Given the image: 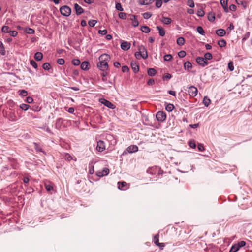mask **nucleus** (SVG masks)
I'll return each mask as SVG.
<instances>
[{"mask_svg": "<svg viewBox=\"0 0 252 252\" xmlns=\"http://www.w3.org/2000/svg\"><path fill=\"white\" fill-rule=\"evenodd\" d=\"M99 62L97 64V67L102 71L107 70L108 68V63L110 59V57L107 54L101 55L99 57Z\"/></svg>", "mask_w": 252, "mask_h": 252, "instance_id": "f257e3e1", "label": "nucleus"}, {"mask_svg": "<svg viewBox=\"0 0 252 252\" xmlns=\"http://www.w3.org/2000/svg\"><path fill=\"white\" fill-rule=\"evenodd\" d=\"M135 55L137 59H139L140 56L144 59H146L148 57L147 49L144 46L140 45L138 48V52H136Z\"/></svg>", "mask_w": 252, "mask_h": 252, "instance_id": "f03ea898", "label": "nucleus"}, {"mask_svg": "<svg viewBox=\"0 0 252 252\" xmlns=\"http://www.w3.org/2000/svg\"><path fill=\"white\" fill-rule=\"evenodd\" d=\"M4 116L9 119V121L14 122L17 120V117L15 112L10 109L6 111L5 113L4 114Z\"/></svg>", "mask_w": 252, "mask_h": 252, "instance_id": "7ed1b4c3", "label": "nucleus"}, {"mask_svg": "<svg viewBox=\"0 0 252 252\" xmlns=\"http://www.w3.org/2000/svg\"><path fill=\"white\" fill-rule=\"evenodd\" d=\"M61 14L64 16H69L71 12V8L68 6H63L60 9Z\"/></svg>", "mask_w": 252, "mask_h": 252, "instance_id": "20e7f679", "label": "nucleus"}, {"mask_svg": "<svg viewBox=\"0 0 252 252\" xmlns=\"http://www.w3.org/2000/svg\"><path fill=\"white\" fill-rule=\"evenodd\" d=\"M138 150V147L136 145H130L128 146L126 149L124 151L122 155L126 154L127 152H128L129 153H135Z\"/></svg>", "mask_w": 252, "mask_h": 252, "instance_id": "39448f33", "label": "nucleus"}, {"mask_svg": "<svg viewBox=\"0 0 252 252\" xmlns=\"http://www.w3.org/2000/svg\"><path fill=\"white\" fill-rule=\"evenodd\" d=\"M189 94L191 97H194L196 96L198 90L197 88L193 86L189 87L188 89Z\"/></svg>", "mask_w": 252, "mask_h": 252, "instance_id": "423d86ee", "label": "nucleus"}, {"mask_svg": "<svg viewBox=\"0 0 252 252\" xmlns=\"http://www.w3.org/2000/svg\"><path fill=\"white\" fill-rule=\"evenodd\" d=\"M196 61L202 67H205L208 64V62L203 57H198L196 58Z\"/></svg>", "mask_w": 252, "mask_h": 252, "instance_id": "0eeeda50", "label": "nucleus"}, {"mask_svg": "<svg viewBox=\"0 0 252 252\" xmlns=\"http://www.w3.org/2000/svg\"><path fill=\"white\" fill-rule=\"evenodd\" d=\"M105 149V145L104 141L99 140L97 142L96 150L99 152H101Z\"/></svg>", "mask_w": 252, "mask_h": 252, "instance_id": "6e6552de", "label": "nucleus"}, {"mask_svg": "<svg viewBox=\"0 0 252 252\" xmlns=\"http://www.w3.org/2000/svg\"><path fill=\"white\" fill-rule=\"evenodd\" d=\"M100 102L108 108H111L112 109L115 108V106L113 104L105 99H101L100 100Z\"/></svg>", "mask_w": 252, "mask_h": 252, "instance_id": "1a4fd4ad", "label": "nucleus"}, {"mask_svg": "<svg viewBox=\"0 0 252 252\" xmlns=\"http://www.w3.org/2000/svg\"><path fill=\"white\" fill-rule=\"evenodd\" d=\"M156 118L158 121L162 122L166 119V114L163 111H158L157 113Z\"/></svg>", "mask_w": 252, "mask_h": 252, "instance_id": "9d476101", "label": "nucleus"}, {"mask_svg": "<svg viewBox=\"0 0 252 252\" xmlns=\"http://www.w3.org/2000/svg\"><path fill=\"white\" fill-rule=\"evenodd\" d=\"M109 173V169L108 168H104L102 170L97 171L96 173L97 176L99 177H103L107 175Z\"/></svg>", "mask_w": 252, "mask_h": 252, "instance_id": "9b49d317", "label": "nucleus"}, {"mask_svg": "<svg viewBox=\"0 0 252 252\" xmlns=\"http://www.w3.org/2000/svg\"><path fill=\"white\" fill-rule=\"evenodd\" d=\"M118 187L121 190H126L128 188L127 184L125 182H119L118 183Z\"/></svg>", "mask_w": 252, "mask_h": 252, "instance_id": "f8f14e48", "label": "nucleus"}, {"mask_svg": "<svg viewBox=\"0 0 252 252\" xmlns=\"http://www.w3.org/2000/svg\"><path fill=\"white\" fill-rule=\"evenodd\" d=\"M159 235L158 234H156L154 237V239H153V241L154 242V243L157 245V246H158L160 247H164L165 246V245L164 243H159Z\"/></svg>", "mask_w": 252, "mask_h": 252, "instance_id": "ddd939ff", "label": "nucleus"}, {"mask_svg": "<svg viewBox=\"0 0 252 252\" xmlns=\"http://www.w3.org/2000/svg\"><path fill=\"white\" fill-rule=\"evenodd\" d=\"M130 20L132 21V25L133 27H137L139 25L138 21L136 18V16L133 15H130Z\"/></svg>", "mask_w": 252, "mask_h": 252, "instance_id": "4468645a", "label": "nucleus"}, {"mask_svg": "<svg viewBox=\"0 0 252 252\" xmlns=\"http://www.w3.org/2000/svg\"><path fill=\"white\" fill-rule=\"evenodd\" d=\"M130 43L126 41H123L121 44V48L125 50H128L130 47Z\"/></svg>", "mask_w": 252, "mask_h": 252, "instance_id": "2eb2a0df", "label": "nucleus"}, {"mask_svg": "<svg viewBox=\"0 0 252 252\" xmlns=\"http://www.w3.org/2000/svg\"><path fill=\"white\" fill-rule=\"evenodd\" d=\"M220 2L224 11L226 13L228 12L229 9L227 6L228 0H220Z\"/></svg>", "mask_w": 252, "mask_h": 252, "instance_id": "dca6fc26", "label": "nucleus"}, {"mask_svg": "<svg viewBox=\"0 0 252 252\" xmlns=\"http://www.w3.org/2000/svg\"><path fill=\"white\" fill-rule=\"evenodd\" d=\"M74 9L75 10L76 14L77 15H80L84 12L83 9L77 3L74 4Z\"/></svg>", "mask_w": 252, "mask_h": 252, "instance_id": "f3484780", "label": "nucleus"}, {"mask_svg": "<svg viewBox=\"0 0 252 252\" xmlns=\"http://www.w3.org/2000/svg\"><path fill=\"white\" fill-rule=\"evenodd\" d=\"M154 1H156V0H139V3L142 5H147L151 4Z\"/></svg>", "mask_w": 252, "mask_h": 252, "instance_id": "a211bd4d", "label": "nucleus"}, {"mask_svg": "<svg viewBox=\"0 0 252 252\" xmlns=\"http://www.w3.org/2000/svg\"><path fill=\"white\" fill-rule=\"evenodd\" d=\"M184 67L185 70L189 71L192 67L191 63L189 61H187L184 63Z\"/></svg>", "mask_w": 252, "mask_h": 252, "instance_id": "6ab92c4d", "label": "nucleus"}, {"mask_svg": "<svg viewBox=\"0 0 252 252\" xmlns=\"http://www.w3.org/2000/svg\"><path fill=\"white\" fill-rule=\"evenodd\" d=\"M170 0H156V7L159 8L161 7L162 4V1L165 3L168 2Z\"/></svg>", "mask_w": 252, "mask_h": 252, "instance_id": "aec40b11", "label": "nucleus"}, {"mask_svg": "<svg viewBox=\"0 0 252 252\" xmlns=\"http://www.w3.org/2000/svg\"><path fill=\"white\" fill-rule=\"evenodd\" d=\"M64 158L65 160L68 161H70L71 160L76 161V158L75 157L73 158L70 154L65 153L64 155Z\"/></svg>", "mask_w": 252, "mask_h": 252, "instance_id": "412c9836", "label": "nucleus"}, {"mask_svg": "<svg viewBox=\"0 0 252 252\" xmlns=\"http://www.w3.org/2000/svg\"><path fill=\"white\" fill-rule=\"evenodd\" d=\"M89 62L87 61H84L81 64V68L83 70H87L89 69Z\"/></svg>", "mask_w": 252, "mask_h": 252, "instance_id": "4be33fe9", "label": "nucleus"}, {"mask_svg": "<svg viewBox=\"0 0 252 252\" xmlns=\"http://www.w3.org/2000/svg\"><path fill=\"white\" fill-rule=\"evenodd\" d=\"M131 66L134 73H137L139 71V66L136 63L131 62Z\"/></svg>", "mask_w": 252, "mask_h": 252, "instance_id": "5701e85b", "label": "nucleus"}, {"mask_svg": "<svg viewBox=\"0 0 252 252\" xmlns=\"http://www.w3.org/2000/svg\"><path fill=\"white\" fill-rule=\"evenodd\" d=\"M216 33L219 36H223L225 34L226 32L224 29H220L216 31Z\"/></svg>", "mask_w": 252, "mask_h": 252, "instance_id": "b1692460", "label": "nucleus"}, {"mask_svg": "<svg viewBox=\"0 0 252 252\" xmlns=\"http://www.w3.org/2000/svg\"><path fill=\"white\" fill-rule=\"evenodd\" d=\"M43 58V54L41 52H36L34 55V59L37 61H41Z\"/></svg>", "mask_w": 252, "mask_h": 252, "instance_id": "393cba45", "label": "nucleus"}, {"mask_svg": "<svg viewBox=\"0 0 252 252\" xmlns=\"http://www.w3.org/2000/svg\"><path fill=\"white\" fill-rule=\"evenodd\" d=\"M236 2L238 5H241L244 9L247 7V3L243 0H235Z\"/></svg>", "mask_w": 252, "mask_h": 252, "instance_id": "a878e982", "label": "nucleus"}, {"mask_svg": "<svg viewBox=\"0 0 252 252\" xmlns=\"http://www.w3.org/2000/svg\"><path fill=\"white\" fill-rule=\"evenodd\" d=\"M156 28L159 32V35L161 36H164L165 34V31L164 29L160 26H157Z\"/></svg>", "mask_w": 252, "mask_h": 252, "instance_id": "bb28decb", "label": "nucleus"}, {"mask_svg": "<svg viewBox=\"0 0 252 252\" xmlns=\"http://www.w3.org/2000/svg\"><path fill=\"white\" fill-rule=\"evenodd\" d=\"M147 73L149 76H154L156 75L157 71L154 68H151L148 69Z\"/></svg>", "mask_w": 252, "mask_h": 252, "instance_id": "cd10ccee", "label": "nucleus"}, {"mask_svg": "<svg viewBox=\"0 0 252 252\" xmlns=\"http://www.w3.org/2000/svg\"><path fill=\"white\" fill-rule=\"evenodd\" d=\"M140 30L145 33H149L150 32V29L146 26H142L141 27Z\"/></svg>", "mask_w": 252, "mask_h": 252, "instance_id": "c85d7f7f", "label": "nucleus"}, {"mask_svg": "<svg viewBox=\"0 0 252 252\" xmlns=\"http://www.w3.org/2000/svg\"><path fill=\"white\" fill-rule=\"evenodd\" d=\"M177 43L179 46H182L185 43V39L182 37H180L177 39Z\"/></svg>", "mask_w": 252, "mask_h": 252, "instance_id": "c756f323", "label": "nucleus"}, {"mask_svg": "<svg viewBox=\"0 0 252 252\" xmlns=\"http://www.w3.org/2000/svg\"><path fill=\"white\" fill-rule=\"evenodd\" d=\"M210 102L211 100L207 97V96H205L204 97L203 103L205 106L208 107L209 105Z\"/></svg>", "mask_w": 252, "mask_h": 252, "instance_id": "7c9ffc66", "label": "nucleus"}, {"mask_svg": "<svg viewBox=\"0 0 252 252\" xmlns=\"http://www.w3.org/2000/svg\"><path fill=\"white\" fill-rule=\"evenodd\" d=\"M162 22L165 24H169L171 23L172 20L168 17H163Z\"/></svg>", "mask_w": 252, "mask_h": 252, "instance_id": "2f4dec72", "label": "nucleus"}, {"mask_svg": "<svg viewBox=\"0 0 252 252\" xmlns=\"http://www.w3.org/2000/svg\"><path fill=\"white\" fill-rule=\"evenodd\" d=\"M26 33L30 34H33L35 32V31L31 28H26L24 31Z\"/></svg>", "mask_w": 252, "mask_h": 252, "instance_id": "473e14b6", "label": "nucleus"}, {"mask_svg": "<svg viewBox=\"0 0 252 252\" xmlns=\"http://www.w3.org/2000/svg\"><path fill=\"white\" fill-rule=\"evenodd\" d=\"M0 53L2 55H4L5 54V48L4 47L2 42L0 40Z\"/></svg>", "mask_w": 252, "mask_h": 252, "instance_id": "72a5a7b5", "label": "nucleus"}, {"mask_svg": "<svg viewBox=\"0 0 252 252\" xmlns=\"http://www.w3.org/2000/svg\"><path fill=\"white\" fill-rule=\"evenodd\" d=\"M239 250V246H238L237 244L234 245L231 248L229 252H236Z\"/></svg>", "mask_w": 252, "mask_h": 252, "instance_id": "f704fd0d", "label": "nucleus"}, {"mask_svg": "<svg viewBox=\"0 0 252 252\" xmlns=\"http://www.w3.org/2000/svg\"><path fill=\"white\" fill-rule=\"evenodd\" d=\"M174 108V106L172 104H168L165 107L166 110L168 112H171Z\"/></svg>", "mask_w": 252, "mask_h": 252, "instance_id": "c9c22d12", "label": "nucleus"}, {"mask_svg": "<svg viewBox=\"0 0 252 252\" xmlns=\"http://www.w3.org/2000/svg\"><path fill=\"white\" fill-rule=\"evenodd\" d=\"M218 44L220 47H224L226 46V42L225 40L221 39L218 41Z\"/></svg>", "mask_w": 252, "mask_h": 252, "instance_id": "e433bc0d", "label": "nucleus"}, {"mask_svg": "<svg viewBox=\"0 0 252 252\" xmlns=\"http://www.w3.org/2000/svg\"><path fill=\"white\" fill-rule=\"evenodd\" d=\"M197 31L199 34H200L202 35H205V31H204V30L202 27H201V26L197 27Z\"/></svg>", "mask_w": 252, "mask_h": 252, "instance_id": "4c0bfd02", "label": "nucleus"}, {"mask_svg": "<svg viewBox=\"0 0 252 252\" xmlns=\"http://www.w3.org/2000/svg\"><path fill=\"white\" fill-rule=\"evenodd\" d=\"M206 61L210 60L212 59V55L210 53H206L204 54V58Z\"/></svg>", "mask_w": 252, "mask_h": 252, "instance_id": "58836bf2", "label": "nucleus"}, {"mask_svg": "<svg viewBox=\"0 0 252 252\" xmlns=\"http://www.w3.org/2000/svg\"><path fill=\"white\" fill-rule=\"evenodd\" d=\"M9 27L7 26H3L1 28V31L4 33H9L10 30Z\"/></svg>", "mask_w": 252, "mask_h": 252, "instance_id": "ea45409f", "label": "nucleus"}, {"mask_svg": "<svg viewBox=\"0 0 252 252\" xmlns=\"http://www.w3.org/2000/svg\"><path fill=\"white\" fill-rule=\"evenodd\" d=\"M34 148L37 152H43L41 148L38 145L37 143L34 142L33 143Z\"/></svg>", "mask_w": 252, "mask_h": 252, "instance_id": "a19ab883", "label": "nucleus"}, {"mask_svg": "<svg viewBox=\"0 0 252 252\" xmlns=\"http://www.w3.org/2000/svg\"><path fill=\"white\" fill-rule=\"evenodd\" d=\"M30 107V106L26 104H22L20 105V108L23 110L26 111Z\"/></svg>", "mask_w": 252, "mask_h": 252, "instance_id": "79ce46f5", "label": "nucleus"}, {"mask_svg": "<svg viewBox=\"0 0 252 252\" xmlns=\"http://www.w3.org/2000/svg\"><path fill=\"white\" fill-rule=\"evenodd\" d=\"M215 15L213 13H209L208 16V19L210 22H213L215 20Z\"/></svg>", "mask_w": 252, "mask_h": 252, "instance_id": "37998d69", "label": "nucleus"}, {"mask_svg": "<svg viewBox=\"0 0 252 252\" xmlns=\"http://www.w3.org/2000/svg\"><path fill=\"white\" fill-rule=\"evenodd\" d=\"M43 68L45 70H49L51 68V65L48 63H45L43 64Z\"/></svg>", "mask_w": 252, "mask_h": 252, "instance_id": "c03bdc74", "label": "nucleus"}, {"mask_svg": "<svg viewBox=\"0 0 252 252\" xmlns=\"http://www.w3.org/2000/svg\"><path fill=\"white\" fill-rule=\"evenodd\" d=\"M19 95L22 96H26L28 94V92L25 90H21L19 91Z\"/></svg>", "mask_w": 252, "mask_h": 252, "instance_id": "a18cd8bd", "label": "nucleus"}, {"mask_svg": "<svg viewBox=\"0 0 252 252\" xmlns=\"http://www.w3.org/2000/svg\"><path fill=\"white\" fill-rule=\"evenodd\" d=\"M115 8L117 10L120 11H123L124 10L120 3H117L115 5Z\"/></svg>", "mask_w": 252, "mask_h": 252, "instance_id": "49530a36", "label": "nucleus"}, {"mask_svg": "<svg viewBox=\"0 0 252 252\" xmlns=\"http://www.w3.org/2000/svg\"><path fill=\"white\" fill-rule=\"evenodd\" d=\"M45 187L46 190L48 191H51L53 189V187L52 185H51L50 184H47L46 183V184H45Z\"/></svg>", "mask_w": 252, "mask_h": 252, "instance_id": "de8ad7c7", "label": "nucleus"}, {"mask_svg": "<svg viewBox=\"0 0 252 252\" xmlns=\"http://www.w3.org/2000/svg\"><path fill=\"white\" fill-rule=\"evenodd\" d=\"M172 56L170 54H167L164 56V60L165 61H170L172 59Z\"/></svg>", "mask_w": 252, "mask_h": 252, "instance_id": "09e8293b", "label": "nucleus"}, {"mask_svg": "<svg viewBox=\"0 0 252 252\" xmlns=\"http://www.w3.org/2000/svg\"><path fill=\"white\" fill-rule=\"evenodd\" d=\"M72 64L75 66H78L80 64V61L79 59H73L72 61Z\"/></svg>", "mask_w": 252, "mask_h": 252, "instance_id": "8fccbe9b", "label": "nucleus"}, {"mask_svg": "<svg viewBox=\"0 0 252 252\" xmlns=\"http://www.w3.org/2000/svg\"><path fill=\"white\" fill-rule=\"evenodd\" d=\"M97 23V21L94 20H90L88 22V24L90 27H93L95 26L96 23Z\"/></svg>", "mask_w": 252, "mask_h": 252, "instance_id": "3c124183", "label": "nucleus"}, {"mask_svg": "<svg viewBox=\"0 0 252 252\" xmlns=\"http://www.w3.org/2000/svg\"><path fill=\"white\" fill-rule=\"evenodd\" d=\"M187 4L190 7H193L194 6V3L193 0H188Z\"/></svg>", "mask_w": 252, "mask_h": 252, "instance_id": "603ef678", "label": "nucleus"}, {"mask_svg": "<svg viewBox=\"0 0 252 252\" xmlns=\"http://www.w3.org/2000/svg\"><path fill=\"white\" fill-rule=\"evenodd\" d=\"M189 146L192 148L196 147V144L194 140H190L189 142Z\"/></svg>", "mask_w": 252, "mask_h": 252, "instance_id": "864d4df0", "label": "nucleus"}, {"mask_svg": "<svg viewBox=\"0 0 252 252\" xmlns=\"http://www.w3.org/2000/svg\"><path fill=\"white\" fill-rule=\"evenodd\" d=\"M228 67L230 71H232L234 70V67L232 62H230L228 64Z\"/></svg>", "mask_w": 252, "mask_h": 252, "instance_id": "5fc2aeb1", "label": "nucleus"}, {"mask_svg": "<svg viewBox=\"0 0 252 252\" xmlns=\"http://www.w3.org/2000/svg\"><path fill=\"white\" fill-rule=\"evenodd\" d=\"M172 77V75L169 73H166L163 76L164 80L170 79Z\"/></svg>", "mask_w": 252, "mask_h": 252, "instance_id": "6e6d98bb", "label": "nucleus"}, {"mask_svg": "<svg viewBox=\"0 0 252 252\" xmlns=\"http://www.w3.org/2000/svg\"><path fill=\"white\" fill-rule=\"evenodd\" d=\"M119 17L122 19H126V14L124 12H120L119 14Z\"/></svg>", "mask_w": 252, "mask_h": 252, "instance_id": "4d7b16f0", "label": "nucleus"}, {"mask_svg": "<svg viewBox=\"0 0 252 252\" xmlns=\"http://www.w3.org/2000/svg\"><path fill=\"white\" fill-rule=\"evenodd\" d=\"M250 32H247L244 35L242 38V41L244 42L250 36Z\"/></svg>", "mask_w": 252, "mask_h": 252, "instance_id": "13d9d810", "label": "nucleus"}, {"mask_svg": "<svg viewBox=\"0 0 252 252\" xmlns=\"http://www.w3.org/2000/svg\"><path fill=\"white\" fill-rule=\"evenodd\" d=\"M178 55L179 57L183 58L186 56V53L185 51L182 50V51H180V52H179Z\"/></svg>", "mask_w": 252, "mask_h": 252, "instance_id": "bf43d9fd", "label": "nucleus"}, {"mask_svg": "<svg viewBox=\"0 0 252 252\" xmlns=\"http://www.w3.org/2000/svg\"><path fill=\"white\" fill-rule=\"evenodd\" d=\"M152 16V14L150 12H146L143 14V17L145 19L150 18Z\"/></svg>", "mask_w": 252, "mask_h": 252, "instance_id": "052dcab7", "label": "nucleus"}, {"mask_svg": "<svg viewBox=\"0 0 252 252\" xmlns=\"http://www.w3.org/2000/svg\"><path fill=\"white\" fill-rule=\"evenodd\" d=\"M237 9V7L234 4H231L229 6L228 8L229 11H235Z\"/></svg>", "mask_w": 252, "mask_h": 252, "instance_id": "680f3d73", "label": "nucleus"}, {"mask_svg": "<svg viewBox=\"0 0 252 252\" xmlns=\"http://www.w3.org/2000/svg\"><path fill=\"white\" fill-rule=\"evenodd\" d=\"M10 35L12 37H15L18 34V32L16 31H10L9 33Z\"/></svg>", "mask_w": 252, "mask_h": 252, "instance_id": "e2e57ef3", "label": "nucleus"}, {"mask_svg": "<svg viewBox=\"0 0 252 252\" xmlns=\"http://www.w3.org/2000/svg\"><path fill=\"white\" fill-rule=\"evenodd\" d=\"M30 64L35 69L38 67L37 63L34 60H31Z\"/></svg>", "mask_w": 252, "mask_h": 252, "instance_id": "0e129e2a", "label": "nucleus"}, {"mask_svg": "<svg viewBox=\"0 0 252 252\" xmlns=\"http://www.w3.org/2000/svg\"><path fill=\"white\" fill-rule=\"evenodd\" d=\"M245 245L246 242L244 241H241L237 244V245L238 246H239V249L242 247H244V246H245Z\"/></svg>", "mask_w": 252, "mask_h": 252, "instance_id": "69168bd1", "label": "nucleus"}, {"mask_svg": "<svg viewBox=\"0 0 252 252\" xmlns=\"http://www.w3.org/2000/svg\"><path fill=\"white\" fill-rule=\"evenodd\" d=\"M57 63L60 65H63L64 63V60L62 58L58 59L57 60Z\"/></svg>", "mask_w": 252, "mask_h": 252, "instance_id": "338daca9", "label": "nucleus"}, {"mask_svg": "<svg viewBox=\"0 0 252 252\" xmlns=\"http://www.w3.org/2000/svg\"><path fill=\"white\" fill-rule=\"evenodd\" d=\"M98 33L100 34H101L102 35H106L107 33V31L106 30H99L98 31Z\"/></svg>", "mask_w": 252, "mask_h": 252, "instance_id": "774afa93", "label": "nucleus"}]
</instances>
